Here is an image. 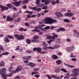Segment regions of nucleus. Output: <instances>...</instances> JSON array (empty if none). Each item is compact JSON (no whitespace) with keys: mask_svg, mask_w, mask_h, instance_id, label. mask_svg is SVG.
<instances>
[{"mask_svg":"<svg viewBox=\"0 0 79 79\" xmlns=\"http://www.w3.org/2000/svg\"><path fill=\"white\" fill-rule=\"evenodd\" d=\"M45 21H44V23L45 24H52L54 22H55L56 23L57 22V20L53 19L50 18H47L45 19Z\"/></svg>","mask_w":79,"mask_h":79,"instance_id":"1","label":"nucleus"},{"mask_svg":"<svg viewBox=\"0 0 79 79\" xmlns=\"http://www.w3.org/2000/svg\"><path fill=\"white\" fill-rule=\"evenodd\" d=\"M7 7H5L3 6L0 5V8L1 9L2 11H4V10H8V8L9 9L12 8V5L10 4H8L7 5Z\"/></svg>","mask_w":79,"mask_h":79,"instance_id":"2","label":"nucleus"},{"mask_svg":"<svg viewBox=\"0 0 79 79\" xmlns=\"http://www.w3.org/2000/svg\"><path fill=\"white\" fill-rule=\"evenodd\" d=\"M15 37L17 38V40H23L24 39V37L23 35H20L16 34L14 35Z\"/></svg>","mask_w":79,"mask_h":79,"instance_id":"3","label":"nucleus"},{"mask_svg":"<svg viewBox=\"0 0 79 79\" xmlns=\"http://www.w3.org/2000/svg\"><path fill=\"white\" fill-rule=\"evenodd\" d=\"M13 75V73H11L9 75H6L5 74H3L2 75V76L3 77V79H6L7 77H11V76Z\"/></svg>","mask_w":79,"mask_h":79,"instance_id":"4","label":"nucleus"},{"mask_svg":"<svg viewBox=\"0 0 79 79\" xmlns=\"http://www.w3.org/2000/svg\"><path fill=\"white\" fill-rule=\"evenodd\" d=\"M21 3V1H20L19 2L17 1L13 2V4L15 6H19L20 5Z\"/></svg>","mask_w":79,"mask_h":79,"instance_id":"5","label":"nucleus"},{"mask_svg":"<svg viewBox=\"0 0 79 79\" xmlns=\"http://www.w3.org/2000/svg\"><path fill=\"white\" fill-rule=\"evenodd\" d=\"M42 49L43 50H47L48 49H52V50H54V48L51 46H50L49 47L44 46L42 47Z\"/></svg>","mask_w":79,"mask_h":79,"instance_id":"6","label":"nucleus"},{"mask_svg":"<svg viewBox=\"0 0 79 79\" xmlns=\"http://www.w3.org/2000/svg\"><path fill=\"white\" fill-rule=\"evenodd\" d=\"M74 46L70 47V48H68L66 49V50L68 52H73L74 50Z\"/></svg>","mask_w":79,"mask_h":79,"instance_id":"7","label":"nucleus"},{"mask_svg":"<svg viewBox=\"0 0 79 79\" xmlns=\"http://www.w3.org/2000/svg\"><path fill=\"white\" fill-rule=\"evenodd\" d=\"M6 19L7 21H11L14 20V18H11L10 16H8L7 17Z\"/></svg>","mask_w":79,"mask_h":79,"instance_id":"8","label":"nucleus"},{"mask_svg":"<svg viewBox=\"0 0 79 79\" xmlns=\"http://www.w3.org/2000/svg\"><path fill=\"white\" fill-rule=\"evenodd\" d=\"M64 15H65L66 16H73L74 15V13L67 12L65 13Z\"/></svg>","mask_w":79,"mask_h":79,"instance_id":"9","label":"nucleus"},{"mask_svg":"<svg viewBox=\"0 0 79 79\" xmlns=\"http://www.w3.org/2000/svg\"><path fill=\"white\" fill-rule=\"evenodd\" d=\"M6 71V69L5 68L2 69L0 70V74H4V73H5Z\"/></svg>","mask_w":79,"mask_h":79,"instance_id":"10","label":"nucleus"},{"mask_svg":"<svg viewBox=\"0 0 79 79\" xmlns=\"http://www.w3.org/2000/svg\"><path fill=\"white\" fill-rule=\"evenodd\" d=\"M31 58V56H28L27 57L24 56L22 57V59H23L24 60H30Z\"/></svg>","mask_w":79,"mask_h":79,"instance_id":"11","label":"nucleus"},{"mask_svg":"<svg viewBox=\"0 0 79 79\" xmlns=\"http://www.w3.org/2000/svg\"><path fill=\"white\" fill-rule=\"evenodd\" d=\"M16 69L18 71H21L22 69V66L19 65L17 67V68Z\"/></svg>","mask_w":79,"mask_h":79,"instance_id":"12","label":"nucleus"},{"mask_svg":"<svg viewBox=\"0 0 79 79\" xmlns=\"http://www.w3.org/2000/svg\"><path fill=\"white\" fill-rule=\"evenodd\" d=\"M56 15H57L58 17H61V16H63V15L61 14L60 12H56L55 13Z\"/></svg>","mask_w":79,"mask_h":79,"instance_id":"13","label":"nucleus"},{"mask_svg":"<svg viewBox=\"0 0 79 79\" xmlns=\"http://www.w3.org/2000/svg\"><path fill=\"white\" fill-rule=\"evenodd\" d=\"M29 66L31 67H35V64L31 62L29 63Z\"/></svg>","mask_w":79,"mask_h":79,"instance_id":"14","label":"nucleus"},{"mask_svg":"<svg viewBox=\"0 0 79 79\" xmlns=\"http://www.w3.org/2000/svg\"><path fill=\"white\" fill-rule=\"evenodd\" d=\"M10 53L8 52H4L2 53V54H0V57H2V55H8Z\"/></svg>","mask_w":79,"mask_h":79,"instance_id":"15","label":"nucleus"},{"mask_svg":"<svg viewBox=\"0 0 79 79\" xmlns=\"http://www.w3.org/2000/svg\"><path fill=\"white\" fill-rule=\"evenodd\" d=\"M64 65H65V66H68L69 67V68H74V66L71 65L69 64H68L65 63H64Z\"/></svg>","mask_w":79,"mask_h":79,"instance_id":"16","label":"nucleus"},{"mask_svg":"<svg viewBox=\"0 0 79 79\" xmlns=\"http://www.w3.org/2000/svg\"><path fill=\"white\" fill-rule=\"evenodd\" d=\"M56 62L57 64L58 65H60V64H61V60H58L56 61Z\"/></svg>","mask_w":79,"mask_h":79,"instance_id":"17","label":"nucleus"},{"mask_svg":"<svg viewBox=\"0 0 79 79\" xmlns=\"http://www.w3.org/2000/svg\"><path fill=\"white\" fill-rule=\"evenodd\" d=\"M5 64V62L3 61L0 62V66H4Z\"/></svg>","mask_w":79,"mask_h":79,"instance_id":"18","label":"nucleus"},{"mask_svg":"<svg viewBox=\"0 0 79 79\" xmlns=\"http://www.w3.org/2000/svg\"><path fill=\"white\" fill-rule=\"evenodd\" d=\"M9 71L10 72H11V73H17L18 71L16 70V69L14 71L11 70V69H9Z\"/></svg>","mask_w":79,"mask_h":79,"instance_id":"19","label":"nucleus"},{"mask_svg":"<svg viewBox=\"0 0 79 79\" xmlns=\"http://www.w3.org/2000/svg\"><path fill=\"white\" fill-rule=\"evenodd\" d=\"M4 40L6 42H7L8 43V42H10V40H8V38L7 37L5 38Z\"/></svg>","mask_w":79,"mask_h":79,"instance_id":"20","label":"nucleus"},{"mask_svg":"<svg viewBox=\"0 0 79 79\" xmlns=\"http://www.w3.org/2000/svg\"><path fill=\"white\" fill-rule=\"evenodd\" d=\"M31 42L37 43H38V42H39V41L38 40H31Z\"/></svg>","mask_w":79,"mask_h":79,"instance_id":"21","label":"nucleus"},{"mask_svg":"<svg viewBox=\"0 0 79 79\" xmlns=\"http://www.w3.org/2000/svg\"><path fill=\"white\" fill-rule=\"evenodd\" d=\"M61 71H63V72L65 73H66L68 72V71L66 70V69L63 68H61Z\"/></svg>","mask_w":79,"mask_h":79,"instance_id":"22","label":"nucleus"},{"mask_svg":"<svg viewBox=\"0 0 79 79\" xmlns=\"http://www.w3.org/2000/svg\"><path fill=\"white\" fill-rule=\"evenodd\" d=\"M47 39H53V40H55V38L54 37H53L52 36H47Z\"/></svg>","mask_w":79,"mask_h":79,"instance_id":"23","label":"nucleus"},{"mask_svg":"<svg viewBox=\"0 0 79 79\" xmlns=\"http://www.w3.org/2000/svg\"><path fill=\"white\" fill-rule=\"evenodd\" d=\"M61 69L59 68H57L55 70V73H60Z\"/></svg>","mask_w":79,"mask_h":79,"instance_id":"24","label":"nucleus"},{"mask_svg":"<svg viewBox=\"0 0 79 79\" xmlns=\"http://www.w3.org/2000/svg\"><path fill=\"white\" fill-rule=\"evenodd\" d=\"M41 44L43 46H45L46 47H47V46L48 45V44L45 43V42H42L41 43Z\"/></svg>","mask_w":79,"mask_h":79,"instance_id":"25","label":"nucleus"},{"mask_svg":"<svg viewBox=\"0 0 79 79\" xmlns=\"http://www.w3.org/2000/svg\"><path fill=\"white\" fill-rule=\"evenodd\" d=\"M52 5H55L56 4V2L55 1L53 0H51V2Z\"/></svg>","mask_w":79,"mask_h":79,"instance_id":"26","label":"nucleus"},{"mask_svg":"<svg viewBox=\"0 0 79 79\" xmlns=\"http://www.w3.org/2000/svg\"><path fill=\"white\" fill-rule=\"evenodd\" d=\"M52 57L53 58V59H58V57L55 55H53L52 56Z\"/></svg>","mask_w":79,"mask_h":79,"instance_id":"27","label":"nucleus"},{"mask_svg":"<svg viewBox=\"0 0 79 79\" xmlns=\"http://www.w3.org/2000/svg\"><path fill=\"white\" fill-rule=\"evenodd\" d=\"M51 77L54 79H58V77H57L56 75L51 76Z\"/></svg>","mask_w":79,"mask_h":79,"instance_id":"28","label":"nucleus"},{"mask_svg":"<svg viewBox=\"0 0 79 79\" xmlns=\"http://www.w3.org/2000/svg\"><path fill=\"white\" fill-rule=\"evenodd\" d=\"M64 23H69V20L68 19H65L63 20Z\"/></svg>","mask_w":79,"mask_h":79,"instance_id":"29","label":"nucleus"},{"mask_svg":"<svg viewBox=\"0 0 79 79\" xmlns=\"http://www.w3.org/2000/svg\"><path fill=\"white\" fill-rule=\"evenodd\" d=\"M37 7H30V9L32 10H35V11L37 10Z\"/></svg>","mask_w":79,"mask_h":79,"instance_id":"30","label":"nucleus"},{"mask_svg":"<svg viewBox=\"0 0 79 79\" xmlns=\"http://www.w3.org/2000/svg\"><path fill=\"white\" fill-rule=\"evenodd\" d=\"M36 51L37 52H40L42 51V49H41V48H40L38 47L37 48Z\"/></svg>","mask_w":79,"mask_h":79,"instance_id":"31","label":"nucleus"},{"mask_svg":"<svg viewBox=\"0 0 79 79\" xmlns=\"http://www.w3.org/2000/svg\"><path fill=\"white\" fill-rule=\"evenodd\" d=\"M19 30L20 31H27L26 29H24L22 27L20 28L19 29Z\"/></svg>","mask_w":79,"mask_h":79,"instance_id":"32","label":"nucleus"},{"mask_svg":"<svg viewBox=\"0 0 79 79\" xmlns=\"http://www.w3.org/2000/svg\"><path fill=\"white\" fill-rule=\"evenodd\" d=\"M29 1L28 0H25L22 2V4H26Z\"/></svg>","mask_w":79,"mask_h":79,"instance_id":"33","label":"nucleus"},{"mask_svg":"<svg viewBox=\"0 0 79 79\" xmlns=\"http://www.w3.org/2000/svg\"><path fill=\"white\" fill-rule=\"evenodd\" d=\"M26 42L27 44H30L31 42V41L29 39H28L26 40Z\"/></svg>","mask_w":79,"mask_h":79,"instance_id":"34","label":"nucleus"},{"mask_svg":"<svg viewBox=\"0 0 79 79\" xmlns=\"http://www.w3.org/2000/svg\"><path fill=\"white\" fill-rule=\"evenodd\" d=\"M7 37L10 39H14V37L13 36H11L10 35H9L7 36Z\"/></svg>","mask_w":79,"mask_h":79,"instance_id":"35","label":"nucleus"},{"mask_svg":"<svg viewBox=\"0 0 79 79\" xmlns=\"http://www.w3.org/2000/svg\"><path fill=\"white\" fill-rule=\"evenodd\" d=\"M37 32H38V34H39V35H42V31H40L39 29H38V31H37Z\"/></svg>","mask_w":79,"mask_h":79,"instance_id":"36","label":"nucleus"},{"mask_svg":"<svg viewBox=\"0 0 79 79\" xmlns=\"http://www.w3.org/2000/svg\"><path fill=\"white\" fill-rule=\"evenodd\" d=\"M35 21H34L33 20H32V21H30L29 22V24H35Z\"/></svg>","mask_w":79,"mask_h":79,"instance_id":"37","label":"nucleus"},{"mask_svg":"<svg viewBox=\"0 0 79 79\" xmlns=\"http://www.w3.org/2000/svg\"><path fill=\"white\" fill-rule=\"evenodd\" d=\"M59 29L60 31H65V28H64L60 27Z\"/></svg>","mask_w":79,"mask_h":79,"instance_id":"38","label":"nucleus"},{"mask_svg":"<svg viewBox=\"0 0 79 79\" xmlns=\"http://www.w3.org/2000/svg\"><path fill=\"white\" fill-rule=\"evenodd\" d=\"M36 5H40V0H36Z\"/></svg>","mask_w":79,"mask_h":79,"instance_id":"39","label":"nucleus"},{"mask_svg":"<svg viewBox=\"0 0 79 79\" xmlns=\"http://www.w3.org/2000/svg\"><path fill=\"white\" fill-rule=\"evenodd\" d=\"M50 28V27L49 26H48L45 27L44 28V29H49Z\"/></svg>","mask_w":79,"mask_h":79,"instance_id":"40","label":"nucleus"},{"mask_svg":"<svg viewBox=\"0 0 79 79\" xmlns=\"http://www.w3.org/2000/svg\"><path fill=\"white\" fill-rule=\"evenodd\" d=\"M41 10L42 9L40 8H37L36 11H37L38 12H39L40 11H41Z\"/></svg>","mask_w":79,"mask_h":79,"instance_id":"41","label":"nucleus"},{"mask_svg":"<svg viewBox=\"0 0 79 79\" xmlns=\"http://www.w3.org/2000/svg\"><path fill=\"white\" fill-rule=\"evenodd\" d=\"M39 39V36L35 35L33 37V39Z\"/></svg>","mask_w":79,"mask_h":79,"instance_id":"42","label":"nucleus"},{"mask_svg":"<svg viewBox=\"0 0 79 79\" xmlns=\"http://www.w3.org/2000/svg\"><path fill=\"white\" fill-rule=\"evenodd\" d=\"M39 70V68H35L33 69V70L34 71H37Z\"/></svg>","mask_w":79,"mask_h":79,"instance_id":"43","label":"nucleus"},{"mask_svg":"<svg viewBox=\"0 0 79 79\" xmlns=\"http://www.w3.org/2000/svg\"><path fill=\"white\" fill-rule=\"evenodd\" d=\"M21 20V18H19L17 19L16 20H15V21L16 22H20Z\"/></svg>","mask_w":79,"mask_h":79,"instance_id":"44","label":"nucleus"},{"mask_svg":"<svg viewBox=\"0 0 79 79\" xmlns=\"http://www.w3.org/2000/svg\"><path fill=\"white\" fill-rule=\"evenodd\" d=\"M56 27H54V26H52V27H51L50 28V29L51 30H53V29H54V28H56Z\"/></svg>","mask_w":79,"mask_h":79,"instance_id":"45","label":"nucleus"},{"mask_svg":"<svg viewBox=\"0 0 79 79\" xmlns=\"http://www.w3.org/2000/svg\"><path fill=\"white\" fill-rule=\"evenodd\" d=\"M4 50L3 47L2 46H0V50Z\"/></svg>","mask_w":79,"mask_h":79,"instance_id":"46","label":"nucleus"},{"mask_svg":"<svg viewBox=\"0 0 79 79\" xmlns=\"http://www.w3.org/2000/svg\"><path fill=\"white\" fill-rule=\"evenodd\" d=\"M42 10H47V7L44 6L42 8Z\"/></svg>","mask_w":79,"mask_h":79,"instance_id":"47","label":"nucleus"},{"mask_svg":"<svg viewBox=\"0 0 79 79\" xmlns=\"http://www.w3.org/2000/svg\"><path fill=\"white\" fill-rule=\"evenodd\" d=\"M27 53H32V52L31 51H30L29 50H28L27 51Z\"/></svg>","mask_w":79,"mask_h":79,"instance_id":"48","label":"nucleus"},{"mask_svg":"<svg viewBox=\"0 0 79 79\" xmlns=\"http://www.w3.org/2000/svg\"><path fill=\"white\" fill-rule=\"evenodd\" d=\"M52 41H53V40L52 39H51L49 40V41H48L47 42V43L48 44H50V43H51V42H52Z\"/></svg>","mask_w":79,"mask_h":79,"instance_id":"49","label":"nucleus"},{"mask_svg":"<svg viewBox=\"0 0 79 79\" xmlns=\"http://www.w3.org/2000/svg\"><path fill=\"white\" fill-rule=\"evenodd\" d=\"M27 18H31V15L29 14H28L27 16Z\"/></svg>","mask_w":79,"mask_h":79,"instance_id":"50","label":"nucleus"},{"mask_svg":"<svg viewBox=\"0 0 79 79\" xmlns=\"http://www.w3.org/2000/svg\"><path fill=\"white\" fill-rule=\"evenodd\" d=\"M57 54H58L59 56H61V55H62V53L60 52H57Z\"/></svg>","mask_w":79,"mask_h":79,"instance_id":"51","label":"nucleus"},{"mask_svg":"<svg viewBox=\"0 0 79 79\" xmlns=\"http://www.w3.org/2000/svg\"><path fill=\"white\" fill-rule=\"evenodd\" d=\"M35 76V77H36V78H39V77H40V76L39 75H36Z\"/></svg>","mask_w":79,"mask_h":79,"instance_id":"52","label":"nucleus"},{"mask_svg":"<svg viewBox=\"0 0 79 79\" xmlns=\"http://www.w3.org/2000/svg\"><path fill=\"white\" fill-rule=\"evenodd\" d=\"M56 3H57V4H59L60 3L59 0H56Z\"/></svg>","mask_w":79,"mask_h":79,"instance_id":"53","label":"nucleus"},{"mask_svg":"<svg viewBox=\"0 0 79 79\" xmlns=\"http://www.w3.org/2000/svg\"><path fill=\"white\" fill-rule=\"evenodd\" d=\"M53 37H54L55 38H57V37H58V35H53Z\"/></svg>","mask_w":79,"mask_h":79,"instance_id":"54","label":"nucleus"},{"mask_svg":"<svg viewBox=\"0 0 79 79\" xmlns=\"http://www.w3.org/2000/svg\"><path fill=\"white\" fill-rule=\"evenodd\" d=\"M13 10H14L15 11H17V8H16L15 7V6H14L13 7Z\"/></svg>","mask_w":79,"mask_h":79,"instance_id":"55","label":"nucleus"},{"mask_svg":"<svg viewBox=\"0 0 79 79\" xmlns=\"http://www.w3.org/2000/svg\"><path fill=\"white\" fill-rule=\"evenodd\" d=\"M46 53H47V52H43V51H42L41 52V54H45Z\"/></svg>","mask_w":79,"mask_h":79,"instance_id":"56","label":"nucleus"},{"mask_svg":"<svg viewBox=\"0 0 79 79\" xmlns=\"http://www.w3.org/2000/svg\"><path fill=\"white\" fill-rule=\"evenodd\" d=\"M10 27H11V28H13V27H15V25H10L9 26Z\"/></svg>","mask_w":79,"mask_h":79,"instance_id":"57","label":"nucleus"},{"mask_svg":"<svg viewBox=\"0 0 79 79\" xmlns=\"http://www.w3.org/2000/svg\"><path fill=\"white\" fill-rule=\"evenodd\" d=\"M67 42H71V40L69 38H68L67 40Z\"/></svg>","mask_w":79,"mask_h":79,"instance_id":"58","label":"nucleus"},{"mask_svg":"<svg viewBox=\"0 0 79 79\" xmlns=\"http://www.w3.org/2000/svg\"><path fill=\"white\" fill-rule=\"evenodd\" d=\"M44 4H41L39 6L40 7H42L44 6Z\"/></svg>","mask_w":79,"mask_h":79,"instance_id":"59","label":"nucleus"},{"mask_svg":"<svg viewBox=\"0 0 79 79\" xmlns=\"http://www.w3.org/2000/svg\"><path fill=\"white\" fill-rule=\"evenodd\" d=\"M32 31H34V32H37L38 31V29H37L36 30H32Z\"/></svg>","mask_w":79,"mask_h":79,"instance_id":"60","label":"nucleus"},{"mask_svg":"<svg viewBox=\"0 0 79 79\" xmlns=\"http://www.w3.org/2000/svg\"><path fill=\"white\" fill-rule=\"evenodd\" d=\"M51 2V0H47L46 2L48 3H50Z\"/></svg>","mask_w":79,"mask_h":79,"instance_id":"61","label":"nucleus"},{"mask_svg":"<svg viewBox=\"0 0 79 79\" xmlns=\"http://www.w3.org/2000/svg\"><path fill=\"white\" fill-rule=\"evenodd\" d=\"M76 59L75 58H73L71 59L72 61H76Z\"/></svg>","mask_w":79,"mask_h":79,"instance_id":"62","label":"nucleus"},{"mask_svg":"<svg viewBox=\"0 0 79 79\" xmlns=\"http://www.w3.org/2000/svg\"><path fill=\"white\" fill-rule=\"evenodd\" d=\"M63 75H61L60 76V77H58V79H61V78H63Z\"/></svg>","mask_w":79,"mask_h":79,"instance_id":"63","label":"nucleus"},{"mask_svg":"<svg viewBox=\"0 0 79 79\" xmlns=\"http://www.w3.org/2000/svg\"><path fill=\"white\" fill-rule=\"evenodd\" d=\"M47 77H48V79H51V77H50L49 76V75H47Z\"/></svg>","mask_w":79,"mask_h":79,"instance_id":"64","label":"nucleus"}]
</instances>
